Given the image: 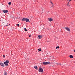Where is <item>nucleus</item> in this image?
Returning a JSON list of instances; mask_svg holds the SVG:
<instances>
[{"label": "nucleus", "instance_id": "f257e3e1", "mask_svg": "<svg viewBox=\"0 0 75 75\" xmlns=\"http://www.w3.org/2000/svg\"><path fill=\"white\" fill-rule=\"evenodd\" d=\"M51 63L50 62H44L42 63L43 65H50Z\"/></svg>", "mask_w": 75, "mask_h": 75}, {"label": "nucleus", "instance_id": "f03ea898", "mask_svg": "<svg viewBox=\"0 0 75 75\" xmlns=\"http://www.w3.org/2000/svg\"><path fill=\"white\" fill-rule=\"evenodd\" d=\"M38 71L42 73V72H43V69L42 68H41V67H40L39 69L38 70Z\"/></svg>", "mask_w": 75, "mask_h": 75}, {"label": "nucleus", "instance_id": "7ed1b4c3", "mask_svg": "<svg viewBox=\"0 0 75 75\" xmlns=\"http://www.w3.org/2000/svg\"><path fill=\"white\" fill-rule=\"evenodd\" d=\"M64 28H65V29H66V30H67V31H68L69 32L70 31V29L68 27H65Z\"/></svg>", "mask_w": 75, "mask_h": 75}, {"label": "nucleus", "instance_id": "20e7f679", "mask_svg": "<svg viewBox=\"0 0 75 75\" xmlns=\"http://www.w3.org/2000/svg\"><path fill=\"white\" fill-rule=\"evenodd\" d=\"M2 11L4 13H8V10H3Z\"/></svg>", "mask_w": 75, "mask_h": 75}, {"label": "nucleus", "instance_id": "39448f33", "mask_svg": "<svg viewBox=\"0 0 75 75\" xmlns=\"http://www.w3.org/2000/svg\"><path fill=\"white\" fill-rule=\"evenodd\" d=\"M42 38V37L41 35H39L38 36V39H41Z\"/></svg>", "mask_w": 75, "mask_h": 75}, {"label": "nucleus", "instance_id": "423d86ee", "mask_svg": "<svg viewBox=\"0 0 75 75\" xmlns=\"http://www.w3.org/2000/svg\"><path fill=\"white\" fill-rule=\"evenodd\" d=\"M0 65H1L2 67H4V64L3 63H0Z\"/></svg>", "mask_w": 75, "mask_h": 75}, {"label": "nucleus", "instance_id": "0eeeda50", "mask_svg": "<svg viewBox=\"0 0 75 75\" xmlns=\"http://www.w3.org/2000/svg\"><path fill=\"white\" fill-rule=\"evenodd\" d=\"M48 20H49V21H52V20H53V19L51 18H48Z\"/></svg>", "mask_w": 75, "mask_h": 75}, {"label": "nucleus", "instance_id": "6e6552de", "mask_svg": "<svg viewBox=\"0 0 75 75\" xmlns=\"http://www.w3.org/2000/svg\"><path fill=\"white\" fill-rule=\"evenodd\" d=\"M4 63L5 64L6 66H8V64L6 63V62H4Z\"/></svg>", "mask_w": 75, "mask_h": 75}, {"label": "nucleus", "instance_id": "1a4fd4ad", "mask_svg": "<svg viewBox=\"0 0 75 75\" xmlns=\"http://www.w3.org/2000/svg\"><path fill=\"white\" fill-rule=\"evenodd\" d=\"M26 22L28 23V22H29V23H30V21H29V19L28 18H26Z\"/></svg>", "mask_w": 75, "mask_h": 75}, {"label": "nucleus", "instance_id": "9d476101", "mask_svg": "<svg viewBox=\"0 0 75 75\" xmlns=\"http://www.w3.org/2000/svg\"><path fill=\"white\" fill-rule=\"evenodd\" d=\"M45 10L44 9V8H43L42 9V13H44L45 12Z\"/></svg>", "mask_w": 75, "mask_h": 75}, {"label": "nucleus", "instance_id": "9b49d317", "mask_svg": "<svg viewBox=\"0 0 75 75\" xmlns=\"http://www.w3.org/2000/svg\"><path fill=\"white\" fill-rule=\"evenodd\" d=\"M34 68L35 69H38V67H37L36 66H34Z\"/></svg>", "mask_w": 75, "mask_h": 75}, {"label": "nucleus", "instance_id": "f8f14e48", "mask_svg": "<svg viewBox=\"0 0 75 75\" xmlns=\"http://www.w3.org/2000/svg\"><path fill=\"white\" fill-rule=\"evenodd\" d=\"M69 57L70 58H73V56L71 55H70Z\"/></svg>", "mask_w": 75, "mask_h": 75}, {"label": "nucleus", "instance_id": "ddd939ff", "mask_svg": "<svg viewBox=\"0 0 75 75\" xmlns=\"http://www.w3.org/2000/svg\"><path fill=\"white\" fill-rule=\"evenodd\" d=\"M22 21H26V18H23L22 19Z\"/></svg>", "mask_w": 75, "mask_h": 75}, {"label": "nucleus", "instance_id": "4468645a", "mask_svg": "<svg viewBox=\"0 0 75 75\" xmlns=\"http://www.w3.org/2000/svg\"><path fill=\"white\" fill-rule=\"evenodd\" d=\"M6 62V63H7V64H8V62H9V61L8 60H6V62Z\"/></svg>", "mask_w": 75, "mask_h": 75}, {"label": "nucleus", "instance_id": "2eb2a0df", "mask_svg": "<svg viewBox=\"0 0 75 75\" xmlns=\"http://www.w3.org/2000/svg\"><path fill=\"white\" fill-rule=\"evenodd\" d=\"M67 6H68V7H70V5H69V2H68L67 4Z\"/></svg>", "mask_w": 75, "mask_h": 75}, {"label": "nucleus", "instance_id": "dca6fc26", "mask_svg": "<svg viewBox=\"0 0 75 75\" xmlns=\"http://www.w3.org/2000/svg\"><path fill=\"white\" fill-rule=\"evenodd\" d=\"M24 30L25 31H27V29L26 28H25L24 29Z\"/></svg>", "mask_w": 75, "mask_h": 75}, {"label": "nucleus", "instance_id": "f3484780", "mask_svg": "<svg viewBox=\"0 0 75 75\" xmlns=\"http://www.w3.org/2000/svg\"><path fill=\"white\" fill-rule=\"evenodd\" d=\"M11 4V2H10L9 3H8V4H9V6H10Z\"/></svg>", "mask_w": 75, "mask_h": 75}, {"label": "nucleus", "instance_id": "a211bd4d", "mask_svg": "<svg viewBox=\"0 0 75 75\" xmlns=\"http://www.w3.org/2000/svg\"><path fill=\"white\" fill-rule=\"evenodd\" d=\"M4 75H7V72L6 71L5 72Z\"/></svg>", "mask_w": 75, "mask_h": 75}, {"label": "nucleus", "instance_id": "6ab92c4d", "mask_svg": "<svg viewBox=\"0 0 75 75\" xmlns=\"http://www.w3.org/2000/svg\"><path fill=\"white\" fill-rule=\"evenodd\" d=\"M41 48H40L38 49V51H41Z\"/></svg>", "mask_w": 75, "mask_h": 75}, {"label": "nucleus", "instance_id": "aec40b11", "mask_svg": "<svg viewBox=\"0 0 75 75\" xmlns=\"http://www.w3.org/2000/svg\"><path fill=\"white\" fill-rule=\"evenodd\" d=\"M56 49H57V48H59V46L57 47H56Z\"/></svg>", "mask_w": 75, "mask_h": 75}, {"label": "nucleus", "instance_id": "412c9836", "mask_svg": "<svg viewBox=\"0 0 75 75\" xmlns=\"http://www.w3.org/2000/svg\"><path fill=\"white\" fill-rule=\"evenodd\" d=\"M52 4V7H53L54 6V5L53 4Z\"/></svg>", "mask_w": 75, "mask_h": 75}, {"label": "nucleus", "instance_id": "4be33fe9", "mask_svg": "<svg viewBox=\"0 0 75 75\" xmlns=\"http://www.w3.org/2000/svg\"><path fill=\"white\" fill-rule=\"evenodd\" d=\"M17 25L18 26V27H19V26H20V25H19V24H17Z\"/></svg>", "mask_w": 75, "mask_h": 75}, {"label": "nucleus", "instance_id": "5701e85b", "mask_svg": "<svg viewBox=\"0 0 75 75\" xmlns=\"http://www.w3.org/2000/svg\"><path fill=\"white\" fill-rule=\"evenodd\" d=\"M50 3L51 4H53V3H52V2L51 1L50 2Z\"/></svg>", "mask_w": 75, "mask_h": 75}, {"label": "nucleus", "instance_id": "b1692460", "mask_svg": "<svg viewBox=\"0 0 75 75\" xmlns=\"http://www.w3.org/2000/svg\"><path fill=\"white\" fill-rule=\"evenodd\" d=\"M29 37H31V35H29Z\"/></svg>", "mask_w": 75, "mask_h": 75}, {"label": "nucleus", "instance_id": "393cba45", "mask_svg": "<svg viewBox=\"0 0 75 75\" xmlns=\"http://www.w3.org/2000/svg\"><path fill=\"white\" fill-rule=\"evenodd\" d=\"M3 57H5V55H3Z\"/></svg>", "mask_w": 75, "mask_h": 75}, {"label": "nucleus", "instance_id": "a878e982", "mask_svg": "<svg viewBox=\"0 0 75 75\" xmlns=\"http://www.w3.org/2000/svg\"><path fill=\"white\" fill-rule=\"evenodd\" d=\"M6 27H7V26H8V25H6Z\"/></svg>", "mask_w": 75, "mask_h": 75}, {"label": "nucleus", "instance_id": "bb28decb", "mask_svg": "<svg viewBox=\"0 0 75 75\" xmlns=\"http://www.w3.org/2000/svg\"><path fill=\"white\" fill-rule=\"evenodd\" d=\"M74 52H75V49L74 50Z\"/></svg>", "mask_w": 75, "mask_h": 75}, {"label": "nucleus", "instance_id": "cd10ccee", "mask_svg": "<svg viewBox=\"0 0 75 75\" xmlns=\"http://www.w3.org/2000/svg\"><path fill=\"white\" fill-rule=\"evenodd\" d=\"M71 1V0H70L69 1Z\"/></svg>", "mask_w": 75, "mask_h": 75}, {"label": "nucleus", "instance_id": "c85d7f7f", "mask_svg": "<svg viewBox=\"0 0 75 75\" xmlns=\"http://www.w3.org/2000/svg\"><path fill=\"white\" fill-rule=\"evenodd\" d=\"M10 25V24H9V25Z\"/></svg>", "mask_w": 75, "mask_h": 75}, {"label": "nucleus", "instance_id": "c756f323", "mask_svg": "<svg viewBox=\"0 0 75 75\" xmlns=\"http://www.w3.org/2000/svg\"><path fill=\"white\" fill-rule=\"evenodd\" d=\"M60 65H61V66H62V64H60Z\"/></svg>", "mask_w": 75, "mask_h": 75}]
</instances>
